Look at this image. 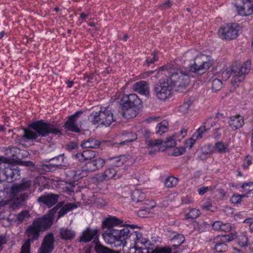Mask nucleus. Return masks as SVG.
<instances>
[{
    "label": "nucleus",
    "instance_id": "2eb2a0df",
    "mask_svg": "<svg viewBox=\"0 0 253 253\" xmlns=\"http://www.w3.org/2000/svg\"><path fill=\"white\" fill-rule=\"evenodd\" d=\"M64 154H60L57 157H55L52 158L50 160L51 161H54L55 160H58L59 161L60 159H61V161L59 162L58 163H49L47 165H44L43 166V169L46 171L53 172L58 169H61V168L63 167H66V165L64 164Z\"/></svg>",
    "mask_w": 253,
    "mask_h": 253
},
{
    "label": "nucleus",
    "instance_id": "4be33fe9",
    "mask_svg": "<svg viewBox=\"0 0 253 253\" xmlns=\"http://www.w3.org/2000/svg\"><path fill=\"white\" fill-rule=\"evenodd\" d=\"M99 230L97 229L93 230L87 228L83 233L82 235L80 237V241L84 242L85 243L90 241L92 239L98 238Z\"/></svg>",
    "mask_w": 253,
    "mask_h": 253
},
{
    "label": "nucleus",
    "instance_id": "0eeeda50",
    "mask_svg": "<svg viewBox=\"0 0 253 253\" xmlns=\"http://www.w3.org/2000/svg\"><path fill=\"white\" fill-rule=\"evenodd\" d=\"M166 81H161L155 86V93L160 100H165L170 96L172 91V85L169 83L168 79Z\"/></svg>",
    "mask_w": 253,
    "mask_h": 253
},
{
    "label": "nucleus",
    "instance_id": "6e6552de",
    "mask_svg": "<svg viewBox=\"0 0 253 253\" xmlns=\"http://www.w3.org/2000/svg\"><path fill=\"white\" fill-rule=\"evenodd\" d=\"M122 108H137L141 104V100L138 96L134 94H126L120 100Z\"/></svg>",
    "mask_w": 253,
    "mask_h": 253
},
{
    "label": "nucleus",
    "instance_id": "412c9836",
    "mask_svg": "<svg viewBox=\"0 0 253 253\" xmlns=\"http://www.w3.org/2000/svg\"><path fill=\"white\" fill-rule=\"evenodd\" d=\"M134 91L146 97L149 96V87L147 83L144 81H141L135 83L132 87Z\"/></svg>",
    "mask_w": 253,
    "mask_h": 253
},
{
    "label": "nucleus",
    "instance_id": "7ed1b4c3",
    "mask_svg": "<svg viewBox=\"0 0 253 253\" xmlns=\"http://www.w3.org/2000/svg\"><path fill=\"white\" fill-rule=\"evenodd\" d=\"M32 181L27 179H22L20 183L14 184L11 188V197L15 200L17 205H22L23 202L29 198L28 193H21L23 191L28 190L32 186Z\"/></svg>",
    "mask_w": 253,
    "mask_h": 253
},
{
    "label": "nucleus",
    "instance_id": "f03ea898",
    "mask_svg": "<svg viewBox=\"0 0 253 253\" xmlns=\"http://www.w3.org/2000/svg\"><path fill=\"white\" fill-rule=\"evenodd\" d=\"M30 126L35 130L24 129L22 139L25 140L36 139L38 136L45 137L49 134L58 135L61 133L57 125L54 123L45 122L40 120L31 124Z\"/></svg>",
    "mask_w": 253,
    "mask_h": 253
},
{
    "label": "nucleus",
    "instance_id": "2f4dec72",
    "mask_svg": "<svg viewBox=\"0 0 253 253\" xmlns=\"http://www.w3.org/2000/svg\"><path fill=\"white\" fill-rule=\"evenodd\" d=\"M169 123L166 120H164L159 123L156 126V133L158 134H162L167 132L168 130Z\"/></svg>",
    "mask_w": 253,
    "mask_h": 253
},
{
    "label": "nucleus",
    "instance_id": "c85d7f7f",
    "mask_svg": "<svg viewBox=\"0 0 253 253\" xmlns=\"http://www.w3.org/2000/svg\"><path fill=\"white\" fill-rule=\"evenodd\" d=\"M146 195L141 190H135L131 193L132 200L135 202H141L145 199Z\"/></svg>",
    "mask_w": 253,
    "mask_h": 253
},
{
    "label": "nucleus",
    "instance_id": "69168bd1",
    "mask_svg": "<svg viewBox=\"0 0 253 253\" xmlns=\"http://www.w3.org/2000/svg\"><path fill=\"white\" fill-rule=\"evenodd\" d=\"M222 222L220 221H216L212 224V227L214 230H220Z\"/></svg>",
    "mask_w": 253,
    "mask_h": 253
},
{
    "label": "nucleus",
    "instance_id": "e433bc0d",
    "mask_svg": "<svg viewBox=\"0 0 253 253\" xmlns=\"http://www.w3.org/2000/svg\"><path fill=\"white\" fill-rule=\"evenodd\" d=\"M232 73H235V69L234 66H230L227 68L221 74V77L223 80L226 81L230 77Z\"/></svg>",
    "mask_w": 253,
    "mask_h": 253
},
{
    "label": "nucleus",
    "instance_id": "5701e85b",
    "mask_svg": "<svg viewBox=\"0 0 253 253\" xmlns=\"http://www.w3.org/2000/svg\"><path fill=\"white\" fill-rule=\"evenodd\" d=\"M102 228L103 231L102 236L104 239L109 243L111 240V217H108L103 222Z\"/></svg>",
    "mask_w": 253,
    "mask_h": 253
},
{
    "label": "nucleus",
    "instance_id": "4468645a",
    "mask_svg": "<svg viewBox=\"0 0 253 253\" xmlns=\"http://www.w3.org/2000/svg\"><path fill=\"white\" fill-rule=\"evenodd\" d=\"M76 208L77 206L74 203H70L65 205L64 201H61L51 210V212H53V213H55L58 209H60L58 212V217H60L66 214L67 212Z\"/></svg>",
    "mask_w": 253,
    "mask_h": 253
},
{
    "label": "nucleus",
    "instance_id": "49530a36",
    "mask_svg": "<svg viewBox=\"0 0 253 253\" xmlns=\"http://www.w3.org/2000/svg\"><path fill=\"white\" fill-rule=\"evenodd\" d=\"M19 171L16 170H13L11 169H8L5 171V174L7 176V178L8 179L9 177L11 178V181H12L13 179L15 180L16 179L15 177V174H18Z\"/></svg>",
    "mask_w": 253,
    "mask_h": 253
},
{
    "label": "nucleus",
    "instance_id": "13d9d810",
    "mask_svg": "<svg viewBox=\"0 0 253 253\" xmlns=\"http://www.w3.org/2000/svg\"><path fill=\"white\" fill-rule=\"evenodd\" d=\"M252 161L253 158L250 156H247L244 160L243 168L245 169H247L252 164Z\"/></svg>",
    "mask_w": 253,
    "mask_h": 253
},
{
    "label": "nucleus",
    "instance_id": "a878e982",
    "mask_svg": "<svg viewBox=\"0 0 253 253\" xmlns=\"http://www.w3.org/2000/svg\"><path fill=\"white\" fill-rule=\"evenodd\" d=\"M123 250L125 253H143L141 247H138L136 246L128 248L126 245H122ZM112 246V253H121V250H115Z\"/></svg>",
    "mask_w": 253,
    "mask_h": 253
},
{
    "label": "nucleus",
    "instance_id": "9b49d317",
    "mask_svg": "<svg viewBox=\"0 0 253 253\" xmlns=\"http://www.w3.org/2000/svg\"><path fill=\"white\" fill-rule=\"evenodd\" d=\"M83 113V111H78L73 115L69 116L64 125L65 128L71 131L79 132L80 129L78 126L77 122L80 116Z\"/></svg>",
    "mask_w": 253,
    "mask_h": 253
},
{
    "label": "nucleus",
    "instance_id": "4c0bfd02",
    "mask_svg": "<svg viewBox=\"0 0 253 253\" xmlns=\"http://www.w3.org/2000/svg\"><path fill=\"white\" fill-rule=\"evenodd\" d=\"M178 179L173 176H169L167 178L165 181V186L171 188L176 185L177 184Z\"/></svg>",
    "mask_w": 253,
    "mask_h": 253
},
{
    "label": "nucleus",
    "instance_id": "5fc2aeb1",
    "mask_svg": "<svg viewBox=\"0 0 253 253\" xmlns=\"http://www.w3.org/2000/svg\"><path fill=\"white\" fill-rule=\"evenodd\" d=\"M248 237L245 235H242L239 237V245L241 247H246L248 245Z\"/></svg>",
    "mask_w": 253,
    "mask_h": 253
},
{
    "label": "nucleus",
    "instance_id": "bf43d9fd",
    "mask_svg": "<svg viewBox=\"0 0 253 253\" xmlns=\"http://www.w3.org/2000/svg\"><path fill=\"white\" fill-rule=\"evenodd\" d=\"M241 187L250 192L253 190V182L245 183L242 185Z\"/></svg>",
    "mask_w": 253,
    "mask_h": 253
},
{
    "label": "nucleus",
    "instance_id": "052dcab7",
    "mask_svg": "<svg viewBox=\"0 0 253 253\" xmlns=\"http://www.w3.org/2000/svg\"><path fill=\"white\" fill-rule=\"evenodd\" d=\"M174 136L169 137L167 139L166 143H167V147H172L175 145V139Z\"/></svg>",
    "mask_w": 253,
    "mask_h": 253
},
{
    "label": "nucleus",
    "instance_id": "8fccbe9b",
    "mask_svg": "<svg viewBox=\"0 0 253 253\" xmlns=\"http://www.w3.org/2000/svg\"><path fill=\"white\" fill-rule=\"evenodd\" d=\"M137 139V135L135 133H129L128 135V139L121 142L119 144L121 145L126 144L128 142H131Z\"/></svg>",
    "mask_w": 253,
    "mask_h": 253
},
{
    "label": "nucleus",
    "instance_id": "f8f14e48",
    "mask_svg": "<svg viewBox=\"0 0 253 253\" xmlns=\"http://www.w3.org/2000/svg\"><path fill=\"white\" fill-rule=\"evenodd\" d=\"M54 213L50 211L48 214L44 215L41 218H39L34 220V222L41 229L42 231H44L49 228L52 224V219Z\"/></svg>",
    "mask_w": 253,
    "mask_h": 253
},
{
    "label": "nucleus",
    "instance_id": "de8ad7c7",
    "mask_svg": "<svg viewBox=\"0 0 253 253\" xmlns=\"http://www.w3.org/2000/svg\"><path fill=\"white\" fill-rule=\"evenodd\" d=\"M215 125V121L212 118L208 119L204 124L203 126L206 128L207 130L211 129V127L214 126Z\"/></svg>",
    "mask_w": 253,
    "mask_h": 253
},
{
    "label": "nucleus",
    "instance_id": "a18cd8bd",
    "mask_svg": "<svg viewBox=\"0 0 253 253\" xmlns=\"http://www.w3.org/2000/svg\"><path fill=\"white\" fill-rule=\"evenodd\" d=\"M97 253H111V250L100 244H97L95 247Z\"/></svg>",
    "mask_w": 253,
    "mask_h": 253
},
{
    "label": "nucleus",
    "instance_id": "c9c22d12",
    "mask_svg": "<svg viewBox=\"0 0 253 253\" xmlns=\"http://www.w3.org/2000/svg\"><path fill=\"white\" fill-rule=\"evenodd\" d=\"M172 240L175 243V244H174L172 246V248H174V249H176L184 242L185 238L183 235L177 234L174 236Z\"/></svg>",
    "mask_w": 253,
    "mask_h": 253
},
{
    "label": "nucleus",
    "instance_id": "423d86ee",
    "mask_svg": "<svg viewBox=\"0 0 253 253\" xmlns=\"http://www.w3.org/2000/svg\"><path fill=\"white\" fill-rule=\"evenodd\" d=\"M239 30L240 27L238 24L236 23L228 24L219 28L218 35L222 39L230 41L238 37Z\"/></svg>",
    "mask_w": 253,
    "mask_h": 253
},
{
    "label": "nucleus",
    "instance_id": "393cba45",
    "mask_svg": "<svg viewBox=\"0 0 253 253\" xmlns=\"http://www.w3.org/2000/svg\"><path fill=\"white\" fill-rule=\"evenodd\" d=\"M61 238L65 240H71L76 236V232L71 228H61L60 229Z\"/></svg>",
    "mask_w": 253,
    "mask_h": 253
},
{
    "label": "nucleus",
    "instance_id": "39448f33",
    "mask_svg": "<svg viewBox=\"0 0 253 253\" xmlns=\"http://www.w3.org/2000/svg\"><path fill=\"white\" fill-rule=\"evenodd\" d=\"M131 231L132 229L129 230L128 227L113 230L112 231V245L117 248L126 245V239L131 237Z\"/></svg>",
    "mask_w": 253,
    "mask_h": 253
},
{
    "label": "nucleus",
    "instance_id": "09e8293b",
    "mask_svg": "<svg viewBox=\"0 0 253 253\" xmlns=\"http://www.w3.org/2000/svg\"><path fill=\"white\" fill-rule=\"evenodd\" d=\"M208 131L206 128L203 126H201L196 133L193 134V137H195L196 139H199L202 137L203 134Z\"/></svg>",
    "mask_w": 253,
    "mask_h": 253
},
{
    "label": "nucleus",
    "instance_id": "f704fd0d",
    "mask_svg": "<svg viewBox=\"0 0 253 253\" xmlns=\"http://www.w3.org/2000/svg\"><path fill=\"white\" fill-rule=\"evenodd\" d=\"M90 116L92 117L91 122L93 125L98 124L99 123L104 125V123H102L103 121V119L101 116L99 111L92 112Z\"/></svg>",
    "mask_w": 253,
    "mask_h": 253
},
{
    "label": "nucleus",
    "instance_id": "6ab92c4d",
    "mask_svg": "<svg viewBox=\"0 0 253 253\" xmlns=\"http://www.w3.org/2000/svg\"><path fill=\"white\" fill-rule=\"evenodd\" d=\"M215 240L217 242H221V243H217L215 246L214 249L217 252L221 253L224 252L227 250V246L225 243L226 242L230 241V237L227 235H220L216 237Z\"/></svg>",
    "mask_w": 253,
    "mask_h": 253
},
{
    "label": "nucleus",
    "instance_id": "37998d69",
    "mask_svg": "<svg viewBox=\"0 0 253 253\" xmlns=\"http://www.w3.org/2000/svg\"><path fill=\"white\" fill-rule=\"evenodd\" d=\"M157 55V51H154L152 52L150 56L147 57V58L145 61V64L147 66H149L150 64L153 63L155 61H157L158 59Z\"/></svg>",
    "mask_w": 253,
    "mask_h": 253
},
{
    "label": "nucleus",
    "instance_id": "603ef678",
    "mask_svg": "<svg viewBox=\"0 0 253 253\" xmlns=\"http://www.w3.org/2000/svg\"><path fill=\"white\" fill-rule=\"evenodd\" d=\"M215 188V186H206L202 187L198 189V193L200 195H203L206 192L213 190Z\"/></svg>",
    "mask_w": 253,
    "mask_h": 253
},
{
    "label": "nucleus",
    "instance_id": "1a4fd4ad",
    "mask_svg": "<svg viewBox=\"0 0 253 253\" xmlns=\"http://www.w3.org/2000/svg\"><path fill=\"white\" fill-rule=\"evenodd\" d=\"M251 68V61L247 60L245 62L238 70H235V73L232 78V82L238 83L242 82Z\"/></svg>",
    "mask_w": 253,
    "mask_h": 253
},
{
    "label": "nucleus",
    "instance_id": "6e6d98bb",
    "mask_svg": "<svg viewBox=\"0 0 253 253\" xmlns=\"http://www.w3.org/2000/svg\"><path fill=\"white\" fill-rule=\"evenodd\" d=\"M196 140H197V139H196L195 137H193V135L192 137L186 141L185 147L191 149L193 147V145L195 144Z\"/></svg>",
    "mask_w": 253,
    "mask_h": 253
},
{
    "label": "nucleus",
    "instance_id": "aec40b11",
    "mask_svg": "<svg viewBox=\"0 0 253 253\" xmlns=\"http://www.w3.org/2000/svg\"><path fill=\"white\" fill-rule=\"evenodd\" d=\"M72 168L73 169L72 170V176L76 180H78L87 175L84 167L83 168L78 163H74Z\"/></svg>",
    "mask_w": 253,
    "mask_h": 253
},
{
    "label": "nucleus",
    "instance_id": "9d476101",
    "mask_svg": "<svg viewBox=\"0 0 253 253\" xmlns=\"http://www.w3.org/2000/svg\"><path fill=\"white\" fill-rule=\"evenodd\" d=\"M54 239L52 233L45 236L39 248L38 253H51L54 249Z\"/></svg>",
    "mask_w": 253,
    "mask_h": 253
},
{
    "label": "nucleus",
    "instance_id": "bb28decb",
    "mask_svg": "<svg viewBox=\"0 0 253 253\" xmlns=\"http://www.w3.org/2000/svg\"><path fill=\"white\" fill-rule=\"evenodd\" d=\"M99 112L103 119V121L102 122V123H104V125L106 126H109L111 124V121L109 119H107V118H109L111 115V108L110 107L108 106L105 108H101Z\"/></svg>",
    "mask_w": 253,
    "mask_h": 253
},
{
    "label": "nucleus",
    "instance_id": "ddd939ff",
    "mask_svg": "<svg viewBox=\"0 0 253 253\" xmlns=\"http://www.w3.org/2000/svg\"><path fill=\"white\" fill-rule=\"evenodd\" d=\"M59 195L53 193H47L39 197L37 199L38 202L46 205L50 208L55 205L58 201Z\"/></svg>",
    "mask_w": 253,
    "mask_h": 253
},
{
    "label": "nucleus",
    "instance_id": "774afa93",
    "mask_svg": "<svg viewBox=\"0 0 253 253\" xmlns=\"http://www.w3.org/2000/svg\"><path fill=\"white\" fill-rule=\"evenodd\" d=\"M192 102V99L191 98H188L186 101L183 103L181 107L184 109H187L191 105Z\"/></svg>",
    "mask_w": 253,
    "mask_h": 253
},
{
    "label": "nucleus",
    "instance_id": "864d4df0",
    "mask_svg": "<svg viewBox=\"0 0 253 253\" xmlns=\"http://www.w3.org/2000/svg\"><path fill=\"white\" fill-rule=\"evenodd\" d=\"M185 152V147H179L175 148L173 152L172 155L175 156H178L183 154Z\"/></svg>",
    "mask_w": 253,
    "mask_h": 253
},
{
    "label": "nucleus",
    "instance_id": "ea45409f",
    "mask_svg": "<svg viewBox=\"0 0 253 253\" xmlns=\"http://www.w3.org/2000/svg\"><path fill=\"white\" fill-rule=\"evenodd\" d=\"M84 152L85 160H91L98 155V152L90 149L84 150Z\"/></svg>",
    "mask_w": 253,
    "mask_h": 253
},
{
    "label": "nucleus",
    "instance_id": "4d7b16f0",
    "mask_svg": "<svg viewBox=\"0 0 253 253\" xmlns=\"http://www.w3.org/2000/svg\"><path fill=\"white\" fill-rule=\"evenodd\" d=\"M31 243L29 241H25L24 245L22 246L20 253H30Z\"/></svg>",
    "mask_w": 253,
    "mask_h": 253
},
{
    "label": "nucleus",
    "instance_id": "c756f323",
    "mask_svg": "<svg viewBox=\"0 0 253 253\" xmlns=\"http://www.w3.org/2000/svg\"><path fill=\"white\" fill-rule=\"evenodd\" d=\"M215 150L219 153H225L229 152V144H224L221 141H218L215 144Z\"/></svg>",
    "mask_w": 253,
    "mask_h": 253
},
{
    "label": "nucleus",
    "instance_id": "f257e3e1",
    "mask_svg": "<svg viewBox=\"0 0 253 253\" xmlns=\"http://www.w3.org/2000/svg\"><path fill=\"white\" fill-rule=\"evenodd\" d=\"M158 74L159 76H166L171 85L176 87L178 91L186 88L190 81L187 72L178 68L173 64H168L161 67L158 71Z\"/></svg>",
    "mask_w": 253,
    "mask_h": 253
},
{
    "label": "nucleus",
    "instance_id": "79ce46f5",
    "mask_svg": "<svg viewBox=\"0 0 253 253\" xmlns=\"http://www.w3.org/2000/svg\"><path fill=\"white\" fill-rule=\"evenodd\" d=\"M162 142L163 141L161 139H148L146 141V145L150 148L159 146L162 144Z\"/></svg>",
    "mask_w": 253,
    "mask_h": 253
},
{
    "label": "nucleus",
    "instance_id": "3c124183",
    "mask_svg": "<svg viewBox=\"0 0 253 253\" xmlns=\"http://www.w3.org/2000/svg\"><path fill=\"white\" fill-rule=\"evenodd\" d=\"M246 197V195H233L230 199V201L233 204L240 203L243 197Z\"/></svg>",
    "mask_w": 253,
    "mask_h": 253
},
{
    "label": "nucleus",
    "instance_id": "b1692460",
    "mask_svg": "<svg viewBox=\"0 0 253 253\" xmlns=\"http://www.w3.org/2000/svg\"><path fill=\"white\" fill-rule=\"evenodd\" d=\"M228 124L233 129H237L244 125V117L239 115L231 116L229 118Z\"/></svg>",
    "mask_w": 253,
    "mask_h": 253
},
{
    "label": "nucleus",
    "instance_id": "7c9ffc66",
    "mask_svg": "<svg viewBox=\"0 0 253 253\" xmlns=\"http://www.w3.org/2000/svg\"><path fill=\"white\" fill-rule=\"evenodd\" d=\"M124 221L115 216H112V231L113 230L125 227Z\"/></svg>",
    "mask_w": 253,
    "mask_h": 253
},
{
    "label": "nucleus",
    "instance_id": "c03bdc74",
    "mask_svg": "<svg viewBox=\"0 0 253 253\" xmlns=\"http://www.w3.org/2000/svg\"><path fill=\"white\" fill-rule=\"evenodd\" d=\"M30 217V214L27 211H23L17 215L16 220L19 223L23 222L24 219L26 218H29Z\"/></svg>",
    "mask_w": 253,
    "mask_h": 253
},
{
    "label": "nucleus",
    "instance_id": "473e14b6",
    "mask_svg": "<svg viewBox=\"0 0 253 253\" xmlns=\"http://www.w3.org/2000/svg\"><path fill=\"white\" fill-rule=\"evenodd\" d=\"M136 108H131L127 109L122 108V114L123 117L127 119L135 117L137 115V112L135 110Z\"/></svg>",
    "mask_w": 253,
    "mask_h": 253
},
{
    "label": "nucleus",
    "instance_id": "20e7f679",
    "mask_svg": "<svg viewBox=\"0 0 253 253\" xmlns=\"http://www.w3.org/2000/svg\"><path fill=\"white\" fill-rule=\"evenodd\" d=\"M212 65V60L210 56L200 54L196 56L194 63L190 67V70L195 73H204Z\"/></svg>",
    "mask_w": 253,
    "mask_h": 253
},
{
    "label": "nucleus",
    "instance_id": "dca6fc26",
    "mask_svg": "<svg viewBox=\"0 0 253 253\" xmlns=\"http://www.w3.org/2000/svg\"><path fill=\"white\" fill-rule=\"evenodd\" d=\"M36 223L33 221L26 230V234L28 237L26 241H29L30 243L39 239L40 232L42 231Z\"/></svg>",
    "mask_w": 253,
    "mask_h": 253
},
{
    "label": "nucleus",
    "instance_id": "f3484780",
    "mask_svg": "<svg viewBox=\"0 0 253 253\" xmlns=\"http://www.w3.org/2000/svg\"><path fill=\"white\" fill-rule=\"evenodd\" d=\"M129 227L132 229L130 238L134 240L135 246L138 247L139 245H145L150 242L141 232L138 231H134L135 228H137V226L132 225Z\"/></svg>",
    "mask_w": 253,
    "mask_h": 253
},
{
    "label": "nucleus",
    "instance_id": "e2e57ef3",
    "mask_svg": "<svg viewBox=\"0 0 253 253\" xmlns=\"http://www.w3.org/2000/svg\"><path fill=\"white\" fill-rule=\"evenodd\" d=\"M154 207V205H153V203L150 201H147V202L144 203V209L148 211V212H149V211L152 209Z\"/></svg>",
    "mask_w": 253,
    "mask_h": 253
},
{
    "label": "nucleus",
    "instance_id": "72a5a7b5",
    "mask_svg": "<svg viewBox=\"0 0 253 253\" xmlns=\"http://www.w3.org/2000/svg\"><path fill=\"white\" fill-rule=\"evenodd\" d=\"M127 157L125 155L120 156L118 157L112 158V165L114 167L122 166L126 162Z\"/></svg>",
    "mask_w": 253,
    "mask_h": 253
},
{
    "label": "nucleus",
    "instance_id": "a19ab883",
    "mask_svg": "<svg viewBox=\"0 0 253 253\" xmlns=\"http://www.w3.org/2000/svg\"><path fill=\"white\" fill-rule=\"evenodd\" d=\"M222 82L217 78H215L211 81V89L214 91L220 90L222 87Z\"/></svg>",
    "mask_w": 253,
    "mask_h": 253
},
{
    "label": "nucleus",
    "instance_id": "58836bf2",
    "mask_svg": "<svg viewBox=\"0 0 253 253\" xmlns=\"http://www.w3.org/2000/svg\"><path fill=\"white\" fill-rule=\"evenodd\" d=\"M200 214V211L199 210L192 209L190 211L186 214L185 218L186 219H195L197 218Z\"/></svg>",
    "mask_w": 253,
    "mask_h": 253
},
{
    "label": "nucleus",
    "instance_id": "680f3d73",
    "mask_svg": "<svg viewBox=\"0 0 253 253\" xmlns=\"http://www.w3.org/2000/svg\"><path fill=\"white\" fill-rule=\"evenodd\" d=\"M84 151L82 153H79L75 155V158L80 162H84L86 161L85 157L84 156Z\"/></svg>",
    "mask_w": 253,
    "mask_h": 253
},
{
    "label": "nucleus",
    "instance_id": "cd10ccee",
    "mask_svg": "<svg viewBox=\"0 0 253 253\" xmlns=\"http://www.w3.org/2000/svg\"><path fill=\"white\" fill-rule=\"evenodd\" d=\"M100 142L94 138H89L82 143L81 146L83 148H97L99 147Z\"/></svg>",
    "mask_w": 253,
    "mask_h": 253
},
{
    "label": "nucleus",
    "instance_id": "338daca9",
    "mask_svg": "<svg viewBox=\"0 0 253 253\" xmlns=\"http://www.w3.org/2000/svg\"><path fill=\"white\" fill-rule=\"evenodd\" d=\"M171 6V3L170 0H168L165 2L162 3L159 6V8L162 9H166L169 8Z\"/></svg>",
    "mask_w": 253,
    "mask_h": 253
},
{
    "label": "nucleus",
    "instance_id": "0e129e2a",
    "mask_svg": "<svg viewBox=\"0 0 253 253\" xmlns=\"http://www.w3.org/2000/svg\"><path fill=\"white\" fill-rule=\"evenodd\" d=\"M232 229V226L230 223H222L220 230L224 232H229Z\"/></svg>",
    "mask_w": 253,
    "mask_h": 253
},
{
    "label": "nucleus",
    "instance_id": "a211bd4d",
    "mask_svg": "<svg viewBox=\"0 0 253 253\" xmlns=\"http://www.w3.org/2000/svg\"><path fill=\"white\" fill-rule=\"evenodd\" d=\"M105 161L101 158H98L87 162L84 165L85 170L87 172H93L102 167Z\"/></svg>",
    "mask_w": 253,
    "mask_h": 253
}]
</instances>
